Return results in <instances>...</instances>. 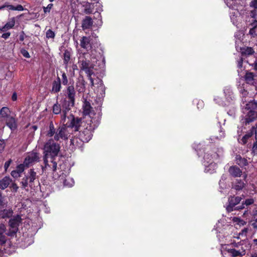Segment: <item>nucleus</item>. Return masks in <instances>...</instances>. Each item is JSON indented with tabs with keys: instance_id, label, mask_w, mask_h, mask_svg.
<instances>
[{
	"instance_id": "f257e3e1",
	"label": "nucleus",
	"mask_w": 257,
	"mask_h": 257,
	"mask_svg": "<svg viewBox=\"0 0 257 257\" xmlns=\"http://www.w3.org/2000/svg\"><path fill=\"white\" fill-rule=\"evenodd\" d=\"M56 141L51 138L48 140L45 143L43 148L44 166L42 167L43 171L55 172L57 169L60 172H65V164L60 163L58 167V163L60 161L58 154L60 151V145L56 143Z\"/></svg>"
},
{
	"instance_id": "f03ea898",
	"label": "nucleus",
	"mask_w": 257,
	"mask_h": 257,
	"mask_svg": "<svg viewBox=\"0 0 257 257\" xmlns=\"http://www.w3.org/2000/svg\"><path fill=\"white\" fill-rule=\"evenodd\" d=\"M239 92L243 104V112L245 114L241 119L243 124L246 125L253 121L257 117V113L254 109L257 107V103L252 99L253 94L249 93L244 87L240 88Z\"/></svg>"
},
{
	"instance_id": "7ed1b4c3",
	"label": "nucleus",
	"mask_w": 257,
	"mask_h": 257,
	"mask_svg": "<svg viewBox=\"0 0 257 257\" xmlns=\"http://www.w3.org/2000/svg\"><path fill=\"white\" fill-rule=\"evenodd\" d=\"M82 124L81 118H75L74 115H70L67 117V120L62 126H59L57 129L53 140L59 141L60 140H67L70 136L69 128H74L75 131L79 130V127Z\"/></svg>"
},
{
	"instance_id": "20e7f679",
	"label": "nucleus",
	"mask_w": 257,
	"mask_h": 257,
	"mask_svg": "<svg viewBox=\"0 0 257 257\" xmlns=\"http://www.w3.org/2000/svg\"><path fill=\"white\" fill-rule=\"evenodd\" d=\"M97 58L94 55L93 50L90 51V53H84L80 55L78 58V64L81 70L85 72L90 81V85H94V80L92 77L94 74L93 69H94V62H96Z\"/></svg>"
},
{
	"instance_id": "39448f33",
	"label": "nucleus",
	"mask_w": 257,
	"mask_h": 257,
	"mask_svg": "<svg viewBox=\"0 0 257 257\" xmlns=\"http://www.w3.org/2000/svg\"><path fill=\"white\" fill-rule=\"evenodd\" d=\"M99 119H87L80 131L78 139L83 143L88 142L92 137V132L98 126Z\"/></svg>"
},
{
	"instance_id": "423d86ee",
	"label": "nucleus",
	"mask_w": 257,
	"mask_h": 257,
	"mask_svg": "<svg viewBox=\"0 0 257 257\" xmlns=\"http://www.w3.org/2000/svg\"><path fill=\"white\" fill-rule=\"evenodd\" d=\"M0 121L12 131H15L18 127L16 115L8 107L4 106L0 109Z\"/></svg>"
},
{
	"instance_id": "0eeeda50",
	"label": "nucleus",
	"mask_w": 257,
	"mask_h": 257,
	"mask_svg": "<svg viewBox=\"0 0 257 257\" xmlns=\"http://www.w3.org/2000/svg\"><path fill=\"white\" fill-rule=\"evenodd\" d=\"M66 98L63 100V111H69L74 105L76 91L73 85L67 87L65 91Z\"/></svg>"
},
{
	"instance_id": "6e6552de",
	"label": "nucleus",
	"mask_w": 257,
	"mask_h": 257,
	"mask_svg": "<svg viewBox=\"0 0 257 257\" xmlns=\"http://www.w3.org/2000/svg\"><path fill=\"white\" fill-rule=\"evenodd\" d=\"M37 173L34 171L33 169H31L27 175H25L20 182L22 188L26 191H28V187L29 186L31 188L34 187V182L37 179Z\"/></svg>"
},
{
	"instance_id": "1a4fd4ad",
	"label": "nucleus",
	"mask_w": 257,
	"mask_h": 257,
	"mask_svg": "<svg viewBox=\"0 0 257 257\" xmlns=\"http://www.w3.org/2000/svg\"><path fill=\"white\" fill-rule=\"evenodd\" d=\"M219 155L216 153L213 154L206 153L205 154L204 159V165L205 166V171L209 173H212L216 169V164L213 163V160L216 159Z\"/></svg>"
},
{
	"instance_id": "9d476101",
	"label": "nucleus",
	"mask_w": 257,
	"mask_h": 257,
	"mask_svg": "<svg viewBox=\"0 0 257 257\" xmlns=\"http://www.w3.org/2000/svg\"><path fill=\"white\" fill-rule=\"evenodd\" d=\"M21 221V217L19 215L11 218L9 221V229L6 234L8 236L14 235L18 230V226Z\"/></svg>"
},
{
	"instance_id": "9b49d317",
	"label": "nucleus",
	"mask_w": 257,
	"mask_h": 257,
	"mask_svg": "<svg viewBox=\"0 0 257 257\" xmlns=\"http://www.w3.org/2000/svg\"><path fill=\"white\" fill-rule=\"evenodd\" d=\"M223 91L225 97V101H222L218 97L215 98L214 100L220 105H227L233 100L234 97L232 90L229 87H225Z\"/></svg>"
},
{
	"instance_id": "f8f14e48",
	"label": "nucleus",
	"mask_w": 257,
	"mask_h": 257,
	"mask_svg": "<svg viewBox=\"0 0 257 257\" xmlns=\"http://www.w3.org/2000/svg\"><path fill=\"white\" fill-rule=\"evenodd\" d=\"M94 87H96V89L94 90L95 93L96 94L97 97L99 99L102 98L105 96V88L103 83L102 80L98 77L96 79H94ZM92 87L93 86H91Z\"/></svg>"
},
{
	"instance_id": "ddd939ff",
	"label": "nucleus",
	"mask_w": 257,
	"mask_h": 257,
	"mask_svg": "<svg viewBox=\"0 0 257 257\" xmlns=\"http://www.w3.org/2000/svg\"><path fill=\"white\" fill-rule=\"evenodd\" d=\"M52 111L55 114H60L61 115V122L62 123H64L66 121L68 117L67 114L69 111H66L65 113L63 111V100L61 102V105L57 101L53 106Z\"/></svg>"
},
{
	"instance_id": "4468645a",
	"label": "nucleus",
	"mask_w": 257,
	"mask_h": 257,
	"mask_svg": "<svg viewBox=\"0 0 257 257\" xmlns=\"http://www.w3.org/2000/svg\"><path fill=\"white\" fill-rule=\"evenodd\" d=\"M40 156L39 154L35 152H31L29 153L24 161V165L27 167L34 163L37 162L39 161Z\"/></svg>"
},
{
	"instance_id": "2eb2a0df",
	"label": "nucleus",
	"mask_w": 257,
	"mask_h": 257,
	"mask_svg": "<svg viewBox=\"0 0 257 257\" xmlns=\"http://www.w3.org/2000/svg\"><path fill=\"white\" fill-rule=\"evenodd\" d=\"M82 108L83 110V113L85 115H88L89 117L87 119H92L93 120L94 119H97L98 117L93 118L92 115L94 114L92 112V107L91 106L90 103L89 101H87V100L85 99L83 102Z\"/></svg>"
},
{
	"instance_id": "dca6fc26",
	"label": "nucleus",
	"mask_w": 257,
	"mask_h": 257,
	"mask_svg": "<svg viewBox=\"0 0 257 257\" xmlns=\"http://www.w3.org/2000/svg\"><path fill=\"white\" fill-rule=\"evenodd\" d=\"M241 200L240 197L230 196L228 198V205L226 207V210L228 212H231L233 210L234 207L238 204Z\"/></svg>"
},
{
	"instance_id": "f3484780",
	"label": "nucleus",
	"mask_w": 257,
	"mask_h": 257,
	"mask_svg": "<svg viewBox=\"0 0 257 257\" xmlns=\"http://www.w3.org/2000/svg\"><path fill=\"white\" fill-rule=\"evenodd\" d=\"M61 89V79L57 77L56 79L54 80L52 84L51 93H57L60 91Z\"/></svg>"
},
{
	"instance_id": "a211bd4d",
	"label": "nucleus",
	"mask_w": 257,
	"mask_h": 257,
	"mask_svg": "<svg viewBox=\"0 0 257 257\" xmlns=\"http://www.w3.org/2000/svg\"><path fill=\"white\" fill-rule=\"evenodd\" d=\"M92 39L90 36H83L80 40V46L85 49L87 50L89 48H91L90 41Z\"/></svg>"
},
{
	"instance_id": "6ab92c4d",
	"label": "nucleus",
	"mask_w": 257,
	"mask_h": 257,
	"mask_svg": "<svg viewBox=\"0 0 257 257\" xmlns=\"http://www.w3.org/2000/svg\"><path fill=\"white\" fill-rule=\"evenodd\" d=\"M92 25V19L89 16H86L82 20V28L83 30L90 28Z\"/></svg>"
},
{
	"instance_id": "aec40b11",
	"label": "nucleus",
	"mask_w": 257,
	"mask_h": 257,
	"mask_svg": "<svg viewBox=\"0 0 257 257\" xmlns=\"http://www.w3.org/2000/svg\"><path fill=\"white\" fill-rule=\"evenodd\" d=\"M228 172L229 174L234 177H239L242 175V171L241 170L236 166H231Z\"/></svg>"
},
{
	"instance_id": "412c9836",
	"label": "nucleus",
	"mask_w": 257,
	"mask_h": 257,
	"mask_svg": "<svg viewBox=\"0 0 257 257\" xmlns=\"http://www.w3.org/2000/svg\"><path fill=\"white\" fill-rule=\"evenodd\" d=\"M9 176H5L0 180V189L4 190L7 188L12 182Z\"/></svg>"
},
{
	"instance_id": "4be33fe9",
	"label": "nucleus",
	"mask_w": 257,
	"mask_h": 257,
	"mask_svg": "<svg viewBox=\"0 0 257 257\" xmlns=\"http://www.w3.org/2000/svg\"><path fill=\"white\" fill-rule=\"evenodd\" d=\"M231 21L233 24L237 26L239 22L241 20V17L237 11L231 13L230 16Z\"/></svg>"
},
{
	"instance_id": "5701e85b",
	"label": "nucleus",
	"mask_w": 257,
	"mask_h": 257,
	"mask_svg": "<svg viewBox=\"0 0 257 257\" xmlns=\"http://www.w3.org/2000/svg\"><path fill=\"white\" fill-rule=\"evenodd\" d=\"M76 89L79 93H83L85 90V81L82 79H79L76 83Z\"/></svg>"
},
{
	"instance_id": "b1692460",
	"label": "nucleus",
	"mask_w": 257,
	"mask_h": 257,
	"mask_svg": "<svg viewBox=\"0 0 257 257\" xmlns=\"http://www.w3.org/2000/svg\"><path fill=\"white\" fill-rule=\"evenodd\" d=\"M228 252L232 257H236L239 256H243L245 254V250L242 249V250H237L234 248L228 249Z\"/></svg>"
},
{
	"instance_id": "393cba45",
	"label": "nucleus",
	"mask_w": 257,
	"mask_h": 257,
	"mask_svg": "<svg viewBox=\"0 0 257 257\" xmlns=\"http://www.w3.org/2000/svg\"><path fill=\"white\" fill-rule=\"evenodd\" d=\"M84 8V13L86 14H89L92 13L93 10V4L89 2H84L83 4Z\"/></svg>"
},
{
	"instance_id": "a878e982",
	"label": "nucleus",
	"mask_w": 257,
	"mask_h": 257,
	"mask_svg": "<svg viewBox=\"0 0 257 257\" xmlns=\"http://www.w3.org/2000/svg\"><path fill=\"white\" fill-rule=\"evenodd\" d=\"M6 232V227L3 224L0 225V244H3L6 243L7 241V238L4 235V233Z\"/></svg>"
},
{
	"instance_id": "bb28decb",
	"label": "nucleus",
	"mask_w": 257,
	"mask_h": 257,
	"mask_svg": "<svg viewBox=\"0 0 257 257\" xmlns=\"http://www.w3.org/2000/svg\"><path fill=\"white\" fill-rule=\"evenodd\" d=\"M245 186V183L241 180L236 179L232 185V188L236 190H241Z\"/></svg>"
},
{
	"instance_id": "cd10ccee",
	"label": "nucleus",
	"mask_w": 257,
	"mask_h": 257,
	"mask_svg": "<svg viewBox=\"0 0 257 257\" xmlns=\"http://www.w3.org/2000/svg\"><path fill=\"white\" fill-rule=\"evenodd\" d=\"M15 24V18H12L9 22H8L5 26H4L2 28H1V30L2 31H6L7 30L12 28Z\"/></svg>"
},
{
	"instance_id": "c85d7f7f",
	"label": "nucleus",
	"mask_w": 257,
	"mask_h": 257,
	"mask_svg": "<svg viewBox=\"0 0 257 257\" xmlns=\"http://www.w3.org/2000/svg\"><path fill=\"white\" fill-rule=\"evenodd\" d=\"M12 214L13 210L11 209H5L0 211V217L3 218H9Z\"/></svg>"
},
{
	"instance_id": "c756f323",
	"label": "nucleus",
	"mask_w": 257,
	"mask_h": 257,
	"mask_svg": "<svg viewBox=\"0 0 257 257\" xmlns=\"http://www.w3.org/2000/svg\"><path fill=\"white\" fill-rule=\"evenodd\" d=\"M250 7L254 9L251 11L250 17H255L257 15V0H253L250 3Z\"/></svg>"
},
{
	"instance_id": "7c9ffc66",
	"label": "nucleus",
	"mask_w": 257,
	"mask_h": 257,
	"mask_svg": "<svg viewBox=\"0 0 257 257\" xmlns=\"http://www.w3.org/2000/svg\"><path fill=\"white\" fill-rule=\"evenodd\" d=\"M57 130L54 127L53 123L51 121L49 126V129L47 132V136L52 137L56 134Z\"/></svg>"
},
{
	"instance_id": "2f4dec72",
	"label": "nucleus",
	"mask_w": 257,
	"mask_h": 257,
	"mask_svg": "<svg viewBox=\"0 0 257 257\" xmlns=\"http://www.w3.org/2000/svg\"><path fill=\"white\" fill-rule=\"evenodd\" d=\"M3 6H5V8H7L9 10L13 11H23L24 10L23 7L21 5H18L17 6H14L13 5H8L7 3H6Z\"/></svg>"
},
{
	"instance_id": "473e14b6",
	"label": "nucleus",
	"mask_w": 257,
	"mask_h": 257,
	"mask_svg": "<svg viewBox=\"0 0 257 257\" xmlns=\"http://www.w3.org/2000/svg\"><path fill=\"white\" fill-rule=\"evenodd\" d=\"M254 75L252 72H247L245 76V79L246 82L250 84H253L254 82Z\"/></svg>"
},
{
	"instance_id": "72a5a7b5",
	"label": "nucleus",
	"mask_w": 257,
	"mask_h": 257,
	"mask_svg": "<svg viewBox=\"0 0 257 257\" xmlns=\"http://www.w3.org/2000/svg\"><path fill=\"white\" fill-rule=\"evenodd\" d=\"M63 60H64V63L66 65V67H67L71 57V53L70 51L68 50H65L64 51V53L63 54Z\"/></svg>"
},
{
	"instance_id": "f704fd0d",
	"label": "nucleus",
	"mask_w": 257,
	"mask_h": 257,
	"mask_svg": "<svg viewBox=\"0 0 257 257\" xmlns=\"http://www.w3.org/2000/svg\"><path fill=\"white\" fill-rule=\"evenodd\" d=\"M235 159L236 164L240 166H246L247 164V160L244 158H242L239 155H237Z\"/></svg>"
},
{
	"instance_id": "c9c22d12",
	"label": "nucleus",
	"mask_w": 257,
	"mask_h": 257,
	"mask_svg": "<svg viewBox=\"0 0 257 257\" xmlns=\"http://www.w3.org/2000/svg\"><path fill=\"white\" fill-rule=\"evenodd\" d=\"M224 1L228 7L233 9L240 0H224Z\"/></svg>"
},
{
	"instance_id": "e433bc0d",
	"label": "nucleus",
	"mask_w": 257,
	"mask_h": 257,
	"mask_svg": "<svg viewBox=\"0 0 257 257\" xmlns=\"http://www.w3.org/2000/svg\"><path fill=\"white\" fill-rule=\"evenodd\" d=\"M254 53V50L251 47H244L241 49L242 55H250Z\"/></svg>"
},
{
	"instance_id": "4c0bfd02",
	"label": "nucleus",
	"mask_w": 257,
	"mask_h": 257,
	"mask_svg": "<svg viewBox=\"0 0 257 257\" xmlns=\"http://www.w3.org/2000/svg\"><path fill=\"white\" fill-rule=\"evenodd\" d=\"M64 185L68 187H71L74 184V180L71 178H67L63 181Z\"/></svg>"
},
{
	"instance_id": "58836bf2",
	"label": "nucleus",
	"mask_w": 257,
	"mask_h": 257,
	"mask_svg": "<svg viewBox=\"0 0 257 257\" xmlns=\"http://www.w3.org/2000/svg\"><path fill=\"white\" fill-rule=\"evenodd\" d=\"M250 25L252 28L249 30V34L252 37L255 38L257 36V32L256 30L257 27H254V26L252 25V22L251 23Z\"/></svg>"
},
{
	"instance_id": "ea45409f",
	"label": "nucleus",
	"mask_w": 257,
	"mask_h": 257,
	"mask_svg": "<svg viewBox=\"0 0 257 257\" xmlns=\"http://www.w3.org/2000/svg\"><path fill=\"white\" fill-rule=\"evenodd\" d=\"M252 135V132H250L245 136H244L241 139L240 143L245 144L247 142V140Z\"/></svg>"
},
{
	"instance_id": "a19ab883",
	"label": "nucleus",
	"mask_w": 257,
	"mask_h": 257,
	"mask_svg": "<svg viewBox=\"0 0 257 257\" xmlns=\"http://www.w3.org/2000/svg\"><path fill=\"white\" fill-rule=\"evenodd\" d=\"M46 37L48 39L52 38L53 39L55 36V33L51 30L49 29L46 32Z\"/></svg>"
},
{
	"instance_id": "79ce46f5",
	"label": "nucleus",
	"mask_w": 257,
	"mask_h": 257,
	"mask_svg": "<svg viewBox=\"0 0 257 257\" xmlns=\"http://www.w3.org/2000/svg\"><path fill=\"white\" fill-rule=\"evenodd\" d=\"M68 82V80L67 78V76L65 72H63L62 75V84L64 85H67Z\"/></svg>"
},
{
	"instance_id": "37998d69",
	"label": "nucleus",
	"mask_w": 257,
	"mask_h": 257,
	"mask_svg": "<svg viewBox=\"0 0 257 257\" xmlns=\"http://www.w3.org/2000/svg\"><path fill=\"white\" fill-rule=\"evenodd\" d=\"M53 5L52 4H49L46 7H43V10L45 14L49 13L52 9Z\"/></svg>"
},
{
	"instance_id": "c03bdc74",
	"label": "nucleus",
	"mask_w": 257,
	"mask_h": 257,
	"mask_svg": "<svg viewBox=\"0 0 257 257\" xmlns=\"http://www.w3.org/2000/svg\"><path fill=\"white\" fill-rule=\"evenodd\" d=\"M7 205V202L5 201L4 197L0 194V208H4Z\"/></svg>"
},
{
	"instance_id": "a18cd8bd",
	"label": "nucleus",
	"mask_w": 257,
	"mask_h": 257,
	"mask_svg": "<svg viewBox=\"0 0 257 257\" xmlns=\"http://www.w3.org/2000/svg\"><path fill=\"white\" fill-rule=\"evenodd\" d=\"M24 164H20L17 167L16 169L21 175L24 170Z\"/></svg>"
},
{
	"instance_id": "49530a36",
	"label": "nucleus",
	"mask_w": 257,
	"mask_h": 257,
	"mask_svg": "<svg viewBox=\"0 0 257 257\" xmlns=\"http://www.w3.org/2000/svg\"><path fill=\"white\" fill-rule=\"evenodd\" d=\"M11 174L15 178H17L21 176V174L16 170L12 171Z\"/></svg>"
},
{
	"instance_id": "de8ad7c7",
	"label": "nucleus",
	"mask_w": 257,
	"mask_h": 257,
	"mask_svg": "<svg viewBox=\"0 0 257 257\" xmlns=\"http://www.w3.org/2000/svg\"><path fill=\"white\" fill-rule=\"evenodd\" d=\"M21 54L23 55L24 57L27 58H29L30 57V55L29 52L26 50L25 49H22L21 51Z\"/></svg>"
},
{
	"instance_id": "09e8293b",
	"label": "nucleus",
	"mask_w": 257,
	"mask_h": 257,
	"mask_svg": "<svg viewBox=\"0 0 257 257\" xmlns=\"http://www.w3.org/2000/svg\"><path fill=\"white\" fill-rule=\"evenodd\" d=\"M253 202H254L253 199L252 198H249V199H246L245 201L242 203H243L244 205L248 206V205L252 204V203H253Z\"/></svg>"
},
{
	"instance_id": "8fccbe9b",
	"label": "nucleus",
	"mask_w": 257,
	"mask_h": 257,
	"mask_svg": "<svg viewBox=\"0 0 257 257\" xmlns=\"http://www.w3.org/2000/svg\"><path fill=\"white\" fill-rule=\"evenodd\" d=\"M10 188L12 189V191L14 192H17L19 189V187L15 183H12L10 186Z\"/></svg>"
},
{
	"instance_id": "3c124183",
	"label": "nucleus",
	"mask_w": 257,
	"mask_h": 257,
	"mask_svg": "<svg viewBox=\"0 0 257 257\" xmlns=\"http://www.w3.org/2000/svg\"><path fill=\"white\" fill-rule=\"evenodd\" d=\"M12 162V159H9L8 161H7L4 165V168L5 171H7L11 164Z\"/></svg>"
},
{
	"instance_id": "603ef678",
	"label": "nucleus",
	"mask_w": 257,
	"mask_h": 257,
	"mask_svg": "<svg viewBox=\"0 0 257 257\" xmlns=\"http://www.w3.org/2000/svg\"><path fill=\"white\" fill-rule=\"evenodd\" d=\"M5 147V141L3 140H0V153L2 152Z\"/></svg>"
},
{
	"instance_id": "864d4df0",
	"label": "nucleus",
	"mask_w": 257,
	"mask_h": 257,
	"mask_svg": "<svg viewBox=\"0 0 257 257\" xmlns=\"http://www.w3.org/2000/svg\"><path fill=\"white\" fill-rule=\"evenodd\" d=\"M247 231L248 229L247 228H244L241 230L240 232L238 233V235L246 236Z\"/></svg>"
},
{
	"instance_id": "5fc2aeb1",
	"label": "nucleus",
	"mask_w": 257,
	"mask_h": 257,
	"mask_svg": "<svg viewBox=\"0 0 257 257\" xmlns=\"http://www.w3.org/2000/svg\"><path fill=\"white\" fill-rule=\"evenodd\" d=\"M25 37H26V35H25L24 32V31L21 32L20 33V36H19L20 41L21 42H23L24 40Z\"/></svg>"
},
{
	"instance_id": "6e6d98bb",
	"label": "nucleus",
	"mask_w": 257,
	"mask_h": 257,
	"mask_svg": "<svg viewBox=\"0 0 257 257\" xmlns=\"http://www.w3.org/2000/svg\"><path fill=\"white\" fill-rule=\"evenodd\" d=\"M252 216V219H253V220L255 221V222H257V210H256L253 211Z\"/></svg>"
},
{
	"instance_id": "4d7b16f0",
	"label": "nucleus",
	"mask_w": 257,
	"mask_h": 257,
	"mask_svg": "<svg viewBox=\"0 0 257 257\" xmlns=\"http://www.w3.org/2000/svg\"><path fill=\"white\" fill-rule=\"evenodd\" d=\"M78 142V138H74L73 139H71L70 143L71 145H72L73 146L76 147L77 145L76 144V143Z\"/></svg>"
},
{
	"instance_id": "13d9d810",
	"label": "nucleus",
	"mask_w": 257,
	"mask_h": 257,
	"mask_svg": "<svg viewBox=\"0 0 257 257\" xmlns=\"http://www.w3.org/2000/svg\"><path fill=\"white\" fill-rule=\"evenodd\" d=\"M224 132L221 131H220V134L219 136H217L215 139L220 140L224 137Z\"/></svg>"
},
{
	"instance_id": "bf43d9fd",
	"label": "nucleus",
	"mask_w": 257,
	"mask_h": 257,
	"mask_svg": "<svg viewBox=\"0 0 257 257\" xmlns=\"http://www.w3.org/2000/svg\"><path fill=\"white\" fill-rule=\"evenodd\" d=\"M10 32H8V33H4L2 35V38L5 39H8L10 36Z\"/></svg>"
},
{
	"instance_id": "052dcab7",
	"label": "nucleus",
	"mask_w": 257,
	"mask_h": 257,
	"mask_svg": "<svg viewBox=\"0 0 257 257\" xmlns=\"http://www.w3.org/2000/svg\"><path fill=\"white\" fill-rule=\"evenodd\" d=\"M242 58H240V59L238 61L237 63V67L238 68L241 69L242 67Z\"/></svg>"
},
{
	"instance_id": "680f3d73",
	"label": "nucleus",
	"mask_w": 257,
	"mask_h": 257,
	"mask_svg": "<svg viewBox=\"0 0 257 257\" xmlns=\"http://www.w3.org/2000/svg\"><path fill=\"white\" fill-rule=\"evenodd\" d=\"M254 19V20L252 22V25L254 26V27H257V15L255 16V17H252Z\"/></svg>"
},
{
	"instance_id": "e2e57ef3",
	"label": "nucleus",
	"mask_w": 257,
	"mask_h": 257,
	"mask_svg": "<svg viewBox=\"0 0 257 257\" xmlns=\"http://www.w3.org/2000/svg\"><path fill=\"white\" fill-rule=\"evenodd\" d=\"M12 99L13 101H16L17 99V94L16 92H14L12 96Z\"/></svg>"
},
{
	"instance_id": "0e129e2a",
	"label": "nucleus",
	"mask_w": 257,
	"mask_h": 257,
	"mask_svg": "<svg viewBox=\"0 0 257 257\" xmlns=\"http://www.w3.org/2000/svg\"><path fill=\"white\" fill-rule=\"evenodd\" d=\"M244 208V205L242 203L240 206H238L236 207L234 209V210H241V209H243Z\"/></svg>"
},
{
	"instance_id": "69168bd1",
	"label": "nucleus",
	"mask_w": 257,
	"mask_h": 257,
	"mask_svg": "<svg viewBox=\"0 0 257 257\" xmlns=\"http://www.w3.org/2000/svg\"><path fill=\"white\" fill-rule=\"evenodd\" d=\"M241 219L238 217H233L232 220L234 222H236L237 224H238V222L240 221Z\"/></svg>"
},
{
	"instance_id": "338daca9",
	"label": "nucleus",
	"mask_w": 257,
	"mask_h": 257,
	"mask_svg": "<svg viewBox=\"0 0 257 257\" xmlns=\"http://www.w3.org/2000/svg\"><path fill=\"white\" fill-rule=\"evenodd\" d=\"M246 224V222L244 221V220H242V219H240V221L238 222V225H239L240 226L241 225H244Z\"/></svg>"
},
{
	"instance_id": "774afa93",
	"label": "nucleus",
	"mask_w": 257,
	"mask_h": 257,
	"mask_svg": "<svg viewBox=\"0 0 257 257\" xmlns=\"http://www.w3.org/2000/svg\"><path fill=\"white\" fill-rule=\"evenodd\" d=\"M252 129L254 130V133H255V139L257 140V125L254 128V127H252Z\"/></svg>"
}]
</instances>
